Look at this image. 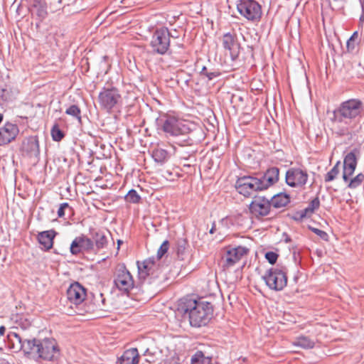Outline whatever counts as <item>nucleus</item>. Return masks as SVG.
Segmentation results:
<instances>
[{
	"instance_id": "nucleus-1",
	"label": "nucleus",
	"mask_w": 364,
	"mask_h": 364,
	"mask_svg": "<svg viewBox=\"0 0 364 364\" xmlns=\"http://www.w3.org/2000/svg\"><path fill=\"white\" fill-rule=\"evenodd\" d=\"M363 112V103L360 100L350 99L343 102L330 117L333 133L339 136L351 134Z\"/></svg>"
},
{
	"instance_id": "nucleus-2",
	"label": "nucleus",
	"mask_w": 364,
	"mask_h": 364,
	"mask_svg": "<svg viewBox=\"0 0 364 364\" xmlns=\"http://www.w3.org/2000/svg\"><path fill=\"white\" fill-rule=\"evenodd\" d=\"M178 311L188 316L191 326L201 327L208 323L213 316V306L203 299L185 298L179 304Z\"/></svg>"
},
{
	"instance_id": "nucleus-3",
	"label": "nucleus",
	"mask_w": 364,
	"mask_h": 364,
	"mask_svg": "<svg viewBox=\"0 0 364 364\" xmlns=\"http://www.w3.org/2000/svg\"><path fill=\"white\" fill-rule=\"evenodd\" d=\"M272 184L273 177L267 174H259L257 176H245L237 180L235 188L240 194L250 197L255 192L265 190Z\"/></svg>"
},
{
	"instance_id": "nucleus-4",
	"label": "nucleus",
	"mask_w": 364,
	"mask_h": 364,
	"mask_svg": "<svg viewBox=\"0 0 364 364\" xmlns=\"http://www.w3.org/2000/svg\"><path fill=\"white\" fill-rule=\"evenodd\" d=\"M31 350L29 354L35 355L38 358L46 361H55L60 355V349L53 338L43 340L32 339Z\"/></svg>"
},
{
	"instance_id": "nucleus-5",
	"label": "nucleus",
	"mask_w": 364,
	"mask_h": 364,
	"mask_svg": "<svg viewBox=\"0 0 364 364\" xmlns=\"http://www.w3.org/2000/svg\"><path fill=\"white\" fill-rule=\"evenodd\" d=\"M158 121V124L167 136H178L188 134L191 124L175 116L164 115Z\"/></svg>"
},
{
	"instance_id": "nucleus-6",
	"label": "nucleus",
	"mask_w": 364,
	"mask_h": 364,
	"mask_svg": "<svg viewBox=\"0 0 364 364\" xmlns=\"http://www.w3.org/2000/svg\"><path fill=\"white\" fill-rule=\"evenodd\" d=\"M138 277L141 284H151L155 279L159 277L161 269L154 258H149L142 262H137Z\"/></svg>"
},
{
	"instance_id": "nucleus-7",
	"label": "nucleus",
	"mask_w": 364,
	"mask_h": 364,
	"mask_svg": "<svg viewBox=\"0 0 364 364\" xmlns=\"http://www.w3.org/2000/svg\"><path fill=\"white\" fill-rule=\"evenodd\" d=\"M171 34L166 27L156 28L152 34L150 46L154 54L164 55L170 47Z\"/></svg>"
},
{
	"instance_id": "nucleus-8",
	"label": "nucleus",
	"mask_w": 364,
	"mask_h": 364,
	"mask_svg": "<svg viewBox=\"0 0 364 364\" xmlns=\"http://www.w3.org/2000/svg\"><path fill=\"white\" fill-rule=\"evenodd\" d=\"M114 286L122 294H129L135 285L133 277L124 264H120L114 274Z\"/></svg>"
},
{
	"instance_id": "nucleus-9",
	"label": "nucleus",
	"mask_w": 364,
	"mask_h": 364,
	"mask_svg": "<svg viewBox=\"0 0 364 364\" xmlns=\"http://www.w3.org/2000/svg\"><path fill=\"white\" fill-rule=\"evenodd\" d=\"M122 96L115 87H104L98 95V102L102 109L109 112L121 101Z\"/></svg>"
},
{
	"instance_id": "nucleus-10",
	"label": "nucleus",
	"mask_w": 364,
	"mask_h": 364,
	"mask_svg": "<svg viewBox=\"0 0 364 364\" xmlns=\"http://www.w3.org/2000/svg\"><path fill=\"white\" fill-rule=\"evenodd\" d=\"M66 294L70 304L75 306V314L82 315L87 312V310L81 308L86 297V289L83 286L78 282H74L67 289Z\"/></svg>"
},
{
	"instance_id": "nucleus-11",
	"label": "nucleus",
	"mask_w": 364,
	"mask_h": 364,
	"mask_svg": "<svg viewBox=\"0 0 364 364\" xmlns=\"http://www.w3.org/2000/svg\"><path fill=\"white\" fill-rule=\"evenodd\" d=\"M238 12L249 21L260 18L262 10L260 5L255 0H240L237 4Z\"/></svg>"
},
{
	"instance_id": "nucleus-12",
	"label": "nucleus",
	"mask_w": 364,
	"mask_h": 364,
	"mask_svg": "<svg viewBox=\"0 0 364 364\" xmlns=\"http://www.w3.org/2000/svg\"><path fill=\"white\" fill-rule=\"evenodd\" d=\"M308 178L307 171L298 167L289 168L285 174L286 183L293 188L304 186L307 183Z\"/></svg>"
},
{
	"instance_id": "nucleus-13",
	"label": "nucleus",
	"mask_w": 364,
	"mask_h": 364,
	"mask_svg": "<svg viewBox=\"0 0 364 364\" xmlns=\"http://www.w3.org/2000/svg\"><path fill=\"white\" fill-rule=\"evenodd\" d=\"M32 339H24L15 332H10L7 335V346L14 352L23 350L25 354H29L31 350Z\"/></svg>"
},
{
	"instance_id": "nucleus-14",
	"label": "nucleus",
	"mask_w": 364,
	"mask_h": 364,
	"mask_svg": "<svg viewBox=\"0 0 364 364\" xmlns=\"http://www.w3.org/2000/svg\"><path fill=\"white\" fill-rule=\"evenodd\" d=\"M70 251L73 255H78L83 252H93L92 243L89 237L82 234L73 240Z\"/></svg>"
},
{
	"instance_id": "nucleus-15",
	"label": "nucleus",
	"mask_w": 364,
	"mask_h": 364,
	"mask_svg": "<svg viewBox=\"0 0 364 364\" xmlns=\"http://www.w3.org/2000/svg\"><path fill=\"white\" fill-rule=\"evenodd\" d=\"M247 253V249L241 246L227 250L224 256L222 257L223 267H232Z\"/></svg>"
},
{
	"instance_id": "nucleus-16",
	"label": "nucleus",
	"mask_w": 364,
	"mask_h": 364,
	"mask_svg": "<svg viewBox=\"0 0 364 364\" xmlns=\"http://www.w3.org/2000/svg\"><path fill=\"white\" fill-rule=\"evenodd\" d=\"M272 200L273 196L270 199L264 196H256L250 205V210L255 215H267L270 211Z\"/></svg>"
},
{
	"instance_id": "nucleus-17",
	"label": "nucleus",
	"mask_w": 364,
	"mask_h": 364,
	"mask_svg": "<svg viewBox=\"0 0 364 364\" xmlns=\"http://www.w3.org/2000/svg\"><path fill=\"white\" fill-rule=\"evenodd\" d=\"M108 231L92 229L90 231V240L92 243L93 252H98L107 247L108 245Z\"/></svg>"
},
{
	"instance_id": "nucleus-18",
	"label": "nucleus",
	"mask_w": 364,
	"mask_h": 364,
	"mask_svg": "<svg viewBox=\"0 0 364 364\" xmlns=\"http://www.w3.org/2000/svg\"><path fill=\"white\" fill-rule=\"evenodd\" d=\"M23 155L38 159L40 154L39 141L37 136H30L23 139L21 148Z\"/></svg>"
},
{
	"instance_id": "nucleus-19",
	"label": "nucleus",
	"mask_w": 364,
	"mask_h": 364,
	"mask_svg": "<svg viewBox=\"0 0 364 364\" xmlns=\"http://www.w3.org/2000/svg\"><path fill=\"white\" fill-rule=\"evenodd\" d=\"M223 46L228 51L232 60H235L240 53V44L236 36L230 33H225L223 36Z\"/></svg>"
},
{
	"instance_id": "nucleus-20",
	"label": "nucleus",
	"mask_w": 364,
	"mask_h": 364,
	"mask_svg": "<svg viewBox=\"0 0 364 364\" xmlns=\"http://www.w3.org/2000/svg\"><path fill=\"white\" fill-rule=\"evenodd\" d=\"M19 133L18 127L13 123L6 122L0 128V146L6 145L14 141Z\"/></svg>"
},
{
	"instance_id": "nucleus-21",
	"label": "nucleus",
	"mask_w": 364,
	"mask_h": 364,
	"mask_svg": "<svg viewBox=\"0 0 364 364\" xmlns=\"http://www.w3.org/2000/svg\"><path fill=\"white\" fill-rule=\"evenodd\" d=\"M357 166V159L353 152L348 153L343 160V179L345 182L354 173Z\"/></svg>"
},
{
	"instance_id": "nucleus-22",
	"label": "nucleus",
	"mask_w": 364,
	"mask_h": 364,
	"mask_svg": "<svg viewBox=\"0 0 364 364\" xmlns=\"http://www.w3.org/2000/svg\"><path fill=\"white\" fill-rule=\"evenodd\" d=\"M55 235L56 232L53 230L43 231L38 234L37 239L40 245L42 246V250L48 251L53 247V240Z\"/></svg>"
},
{
	"instance_id": "nucleus-23",
	"label": "nucleus",
	"mask_w": 364,
	"mask_h": 364,
	"mask_svg": "<svg viewBox=\"0 0 364 364\" xmlns=\"http://www.w3.org/2000/svg\"><path fill=\"white\" fill-rule=\"evenodd\" d=\"M118 360L119 364H138L139 355L137 348H132L125 350Z\"/></svg>"
},
{
	"instance_id": "nucleus-24",
	"label": "nucleus",
	"mask_w": 364,
	"mask_h": 364,
	"mask_svg": "<svg viewBox=\"0 0 364 364\" xmlns=\"http://www.w3.org/2000/svg\"><path fill=\"white\" fill-rule=\"evenodd\" d=\"M287 284V276L285 269H274V290H282Z\"/></svg>"
},
{
	"instance_id": "nucleus-25",
	"label": "nucleus",
	"mask_w": 364,
	"mask_h": 364,
	"mask_svg": "<svg viewBox=\"0 0 364 364\" xmlns=\"http://www.w3.org/2000/svg\"><path fill=\"white\" fill-rule=\"evenodd\" d=\"M320 206V200L318 197L314 198L309 204V205L296 213V215L299 216V219H303L304 218H309L314 213V212L317 210Z\"/></svg>"
},
{
	"instance_id": "nucleus-26",
	"label": "nucleus",
	"mask_w": 364,
	"mask_h": 364,
	"mask_svg": "<svg viewBox=\"0 0 364 364\" xmlns=\"http://www.w3.org/2000/svg\"><path fill=\"white\" fill-rule=\"evenodd\" d=\"M168 152L161 148H156L152 151V157L154 160L158 164H163L166 162L169 159Z\"/></svg>"
},
{
	"instance_id": "nucleus-27",
	"label": "nucleus",
	"mask_w": 364,
	"mask_h": 364,
	"mask_svg": "<svg viewBox=\"0 0 364 364\" xmlns=\"http://www.w3.org/2000/svg\"><path fill=\"white\" fill-rule=\"evenodd\" d=\"M211 360V356L205 355L203 351L198 350L191 357V364H210Z\"/></svg>"
},
{
	"instance_id": "nucleus-28",
	"label": "nucleus",
	"mask_w": 364,
	"mask_h": 364,
	"mask_svg": "<svg viewBox=\"0 0 364 364\" xmlns=\"http://www.w3.org/2000/svg\"><path fill=\"white\" fill-rule=\"evenodd\" d=\"M234 228H247L250 225V219L246 215L240 213L231 215Z\"/></svg>"
},
{
	"instance_id": "nucleus-29",
	"label": "nucleus",
	"mask_w": 364,
	"mask_h": 364,
	"mask_svg": "<svg viewBox=\"0 0 364 364\" xmlns=\"http://www.w3.org/2000/svg\"><path fill=\"white\" fill-rule=\"evenodd\" d=\"M290 202L289 195L287 193H277L274 194V208H282Z\"/></svg>"
},
{
	"instance_id": "nucleus-30",
	"label": "nucleus",
	"mask_w": 364,
	"mask_h": 364,
	"mask_svg": "<svg viewBox=\"0 0 364 364\" xmlns=\"http://www.w3.org/2000/svg\"><path fill=\"white\" fill-rule=\"evenodd\" d=\"M188 246V241L185 238H178L176 242V252L180 259H183V256Z\"/></svg>"
},
{
	"instance_id": "nucleus-31",
	"label": "nucleus",
	"mask_w": 364,
	"mask_h": 364,
	"mask_svg": "<svg viewBox=\"0 0 364 364\" xmlns=\"http://www.w3.org/2000/svg\"><path fill=\"white\" fill-rule=\"evenodd\" d=\"M294 344L303 348H312L315 343L306 336H300L295 341Z\"/></svg>"
},
{
	"instance_id": "nucleus-32",
	"label": "nucleus",
	"mask_w": 364,
	"mask_h": 364,
	"mask_svg": "<svg viewBox=\"0 0 364 364\" xmlns=\"http://www.w3.org/2000/svg\"><path fill=\"white\" fill-rule=\"evenodd\" d=\"M262 279L269 290H273V268L268 269L262 276Z\"/></svg>"
},
{
	"instance_id": "nucleus-33",
	"label": "nucleus",
	"mask_w": 364,
	"mask_h": 364,
	"mask_svg": "<svg viewBox=\"0 0 364 364\" xmlns=\"http://www.w3.org/2000/svg\"><path fill=\"white\" fill-rule=\"evenodd\" d=\"M363 181H364V174L362 173H360L354 178H353L351 179H350V178H348V181L347 182L348 187L351 189L355 188L358 187L359 186H360Z\"/></svg>"
},
{
	"instance_id": "nucleus-34",
	"label": "nucleus",
	"mask_w": 364,
	"mask_h": 364,
	"mask_svg": "<svg viewBox=\"0 0 364 364\" xmlns=\"http://www.w3.org/2000/svg\"><path fill=\"white\" fill-rule=\"evenodd\" d=\"M65 114L72 116L77 119L79 122H81V110L80 107L76 105H70L66 110Z\"/></svg>"
},
{
	"instance_id": "nucleus-35",
	"label": "nucleus",
	"mask_w": 364,
	"mask_h": 364,
	"mask_svg": "<svg viewBox=\"0 0 364 364\" xmlns=\"http://www.w3.org/2000/svg\"><path fill=\"white\" fill-rule=\"evenodd\" d=\"M340 161H338L335 166L326 173L325 181L329 182L334 180L340 172Z\"/></svg>"
},
{
	"instance_id": "nucleus-36",
	"label": "nucleus",
	"mask_w": 364,
	"mask_h": 364,
	"mask_svg": "<svg viewBox=\"0 0 364 364\" xmlns=\"http://www.w3.org/2000/svg\"><path fill=\"white\" fill-rule=\"evenodd\" d=\"M200 75L207 77L208 80H212L220 76V73L217 70H208L207 68L203 66L200 71Z\"/></svg>"
},
{
	"instance_id": "nucleus-37",
	"label": "nucleus",
	"mask_w": 364,
	"mask_h": 364,
	"mask_svg": "<svg viewBox=\"0 0 364 364\" xmlns=\"http://www.w3.org/2000/svg\"><path fill=\"white\" fill-rule=\"evenodd\" d=\"M125 200L132 203H139L141 200V196L134 189H131L125 196Z\"/></svg>"
},
{
	"instance_id": "nucleus-38",
	"label": "nucleus",
	"mask_w": 364,
	"mask_h": 364,
	"mask_svg": "<svg viewBox=\"0 0 364 364\" xmlns=\"http://www.w3.org/2000/svg\"><path fill=\"white\" fill-rule=\"evenodd\" d=\"M13 97L11 88L6 85L4 87L0 88V97L4 102H9L11 100Z\"/></svg>"
},
{
	"instance_id": "nucleus-39",
	"label": "nucleus",
	"mask_w": 364,
	"mask_h": 364,
	"mask_svg": "<svg viewBox=\"0 0 364 364\" xmlns=\"http://www.w3.org/2000/svg\"><path fill=\"white\" fill-rule=\"evenodd\" d=\"M51 136H52L53 141H60L64 137V134H63V131H61L59 129L58 125H55L53 127V128L51 129Z\"/></svg>"
},
{
	"instance_id": "nucleus-40",
	"label": "nucleus",
	"mask_w": 364,
	"mask_h": 364,
	"mask_svg": "<svg viewBox=\"0 0 364 364\" xmlns=\"http://www.w3.org/2000/svg\"><path fill=\"white\" fill-rule=\"evenodd\" d=\"M169 247V243L168 240H165L161 245L160 246L159 249L157 251V259L158 260L160 259L168 251Z\"/></svg>"
},
{
	"instance_id": "nucleus-41",
	"label": "nucleus",
	"mask_w": 364,
	"mask_h": 364,
	"mask_svg": "<svg viewBox=\"0 0 364 364\" xmlns=\"http://www.w3.org/2000/svg\"><path fill=\"white\" fill-rule=\"evenodd\" d=\"M220 223L223 228L227 229L234 228L231 215L222 218Z\"/></svg>"
},
{
	"instance_id": "nucleus-42",
	"label": "nucleus",
	"mask_w": 364,
	"mask_h": 364,
	"mask_svg": "<svg viewBox=\"0 0 364 364\" xmlns=\"http://www.w3.org/2000/svg\"><path fill=\"white\" fill-rule=\"evenodd\" d=\"M312 231L314 232H315L317 235H318L321 239L324 240H328V234L321 230H319L318 228H311Z\"/></svg>"
},
{
	"instance_id": "nucleus-43",
	"label": "nucleus",
	"mask_w": 364,
	"mask_h": 364,
	"mask_svg": "<svg viewBox=\"0 0 364 364\" xmlns=\"http://www.w3.org/2000/svg\"><path fill=\"white\" fill-rule=\"evenodd\" d=\"M346 46L348 50L352 51L355 48V41H353V40L349 38L348 41H347Z\"/></svg>"
},
{
	"instance_id": "nucleus-44",
	"label": "nucleus",
	"mask_w": 364,
	"mask_h": 364,
	"mask_svg": "<svg viewBox=\"0 0 364 364\" xmlns=\"http://www.w3.org/2000/svg\"><path fill=\"white\" fill-rule=\"evenodd\" d=\"M264 256L269 263L273 264V251L266 252Z\"/></svg>"
},
{
	"instance_id": "nucleus-45",
	"label": "nucleus",
	"mask_w": 364,
	"mask_h": 364,
	"mask_svg": "<svg viewBox=\"0 0 364 364\" xmlns=\"http://www.w3.org/2000/svg\"><path fill=\"white\" fill-rule=\"evenodd\" d=\"M361 9H362V14L360 16V21L363 22L364 21V0H360Z\"/></svg>"
},
{
	"instance_id": "nucleus-46",
	"label": "nucleus",
	"mask_w": 364,
	"mask_h": 364,
	"mask_svg": "<svg viewBox=\"0 0 364 364\" xmlns=\"http://www.w3.org/2000/svg\"><path fill=\"white\" fill-rule=\"evenodd\" d=\"M47 14V12L45 9L41 8L38 11V15L41 18H45Z\"/></svg>"
},
{
	"instance_id": "nucleus-47",
	"label": "nucleus",
	"mask_w": 364,
	"mask_h": 364,
	"mask_svg": "<svg viewBox=\"0 0 364 364\" xmlns=\"http://www.w3.org/2000/svg\"><path fill=\"white\" fill-rule=\"evenodd\" d=\"M65 215V209L61 207H59L58 210V216L59 218H63Z\"/></svg>"
},
{
	"instance_id": "nucleus-48",
	"label": "nucleus",
	"mask_w": 364,
	"mask_h": 364,
	"mask_svg": "<svg viewBox=\"0 0 364 364\" xmlns=\"http://www.w3.org/2000/svg\"><path fill=\"white\" fill-rule=\"evenodd\" d=\"M282 237H284V239H280L279 242H281L283 240L285 242H288L290 240L289 237H288V235L285 232H282Z\"/></svg>"
},
{
	"instance_id": "nucleus-49",
	"label": "nucleus",
	"mask_w": 364,
	"mask_h": 364,
	"mask_svg": "<svg viewBox=\"0 0 364 364\" xmlns=\"http://www.w3.org/2000/svg\"><path fill=\"white\" fill-rule=\"evenodd\" d=\"M216 230V224L215 222L213 223L212 227L209 231L210 234H213L215 232Z\"/></svg>"
},
{
	"instance_id": "nucleus-50",
	"label": "nucleus",
	"mask_w": 364,
	"mask_h": 364,
	"mask_svg": "<svg viewBox=\"0 0 364 364\" xmlns=\"http://www.w3.org/2000/svg\"><path fill=\"white\" fill-rule=\"evenodd\" d=\"M274 182L278 180V177H279V168L274 167Z\"/></svg>"
},
{
	"instance_id": "nucleus-51",
	"label": "nucleus",
	"mask_w": 364,
	"mask_h": 364,
	"mask_svg": "<svg viewBox=\"0 0 364 364\" xmlns=\"http://www.w3.org/2000/svg\"><path fill=\"white\" fill-rule=\"evenodd\" d=\"M358 33L357 31H355L353 35L351 36V37L350 38V39L353 40V41H355V40L358 38Z\"/></svg>"
},
{
	"instance_id": "nucleus-52",
	"label": "nucleus",
	"mask_w": 364,
	"mask_h": 364,
	"mask_svg": "<svg viewBox=\"0 0 364 364\" xmlns=\"http://www.w3.org/2000/svg\"><path fill=\"white\" fill-rule=\"evenodd\" d=\"M6 331V328L4 326H0V336H4Z\"/></svg>"
},
{
	"instance_id": "nucleus-53",
	"label": "nucleus",
	"mask_w": 364,
	"mask_h": 364,
	"mask_svg": "<svg viewBox=\"0 0 364 364\" xmlns=\"http://www.w3.org/2000/svg\"><path fill=\"white\" fill-rule=\"evenodd\" d=\"M60 207L63 208V209H65L66 208L69 207V205L68 203H63L60 204Z\"/></svg>"
},
{
	"instance_id": "nucleus-54",
	"label": "nucleus",
	"mask_w": 364,
	"mask_h": 364,
	"mask_svg": "<svg viewBox=\"0 0 364 364\" xmlns=\"http://www.w3.org/2000/svg\"><path fill=\"white\" fill-rule=\"evenodd\" d=\"M274 154H277L278 156H277V158H278L279 156H280L282 154V151H280V150H277L274 152Z\"/></svg>"
},
{
	"instance_id": "nucleus-55",
	"label": "nucleus",
	"mask_w": 364,
	"mask_h": 364,
	"mask_svg": "<svg viewBox=\"0 0 364 364\" xmlns=\"http://www.w3.org/2000/svg\"><path fill=\"white\" fill-rule=\"evenodd\" d=\"M149 354H150V353H149V348H147V349L145 350V351L144 353V355H147Z\"/></svg>"
},
{
	"instance_id": "nucleus-56",
	"label": "nucleus",
	"mask_w": 364,
	"mask_h": 364,
	"mask_svg": "<svg viewBox=\"0 0 364 364\" xmlns=\"http://www.w3.org/2000/svg\"><path fill=\"white\" fill-rule=\"evenodd\" d=\"M277 257H278L277 254H276V253L274 252V263H275V262H276V261H277Z\"/></svg>"
},
{
	"instance_id": "nucleus-57",
	"label": "nucleus",
	"mask_w": 364,
	"mask_h": 364,
	"mask_svg": "<svg viewBox=\"0 0 364 364\" xmlns=\"http://www.w3.org/2000/svg\"><path fill=\"white\" fill-rule=\"evenodd\" d=\"M279 229H277V232L274 233V235H275V234H276V235L279 234Z\"/></svg>"
},
{
	"instance_id": "nucleus-58",
	"label": "nucleus",
	"mask_w": 364,
	"mask_h": 364,
	"mask_svg": "<svg viewBox=\"0 0 364 364\" xmlns=\"http://www.w3.org/2000/svg\"><path fill=\"white\" fill-rule=\"evenodd\" d=\"M0 364H9V363L6 362H1Z\"/></svg>"
},
{
	"instance_id": "nucleus-59",
	"label": "nucleus",
	"mask_w": 364,
	"mask_h": 364,
	"mask_svg": "<svg viewBox=\"0 0 364 364\" xmlns=\"http://www.w3.org/2000/svg\"><path fill=\"white\" fill-rule=\"evenodd\" d=\"M122 242L121 240H118V245H121Z\"/></svg>"
}]
</instances>
